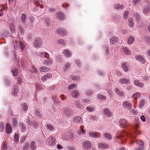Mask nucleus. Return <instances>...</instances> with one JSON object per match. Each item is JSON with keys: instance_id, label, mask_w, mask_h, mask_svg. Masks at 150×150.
<instances>
[{"instance_id": "nucleus-9", "label": "nucleus", "mask_w": 150, "mask_h": 150, "mask_svg": "<svg viewBox=\"0 0 150 150\" xmlns=\"http://www.w3.org/2000/svg\"><path fill=\"white\" fill-rule=\"evenodd\" d=\"M136 143L138 144V147L135 150H142L143 149L144 144L142 141L139 140L136 141Z\"/></svg>"}, {"instance_id": "nucleus-31", "label": "nucleus", "mask_w": 150, "mask_h": 150, "mask_svg": "<svg viewBox=\"0 0 150 150\" xmlns=\"http://www.w3.org/2000/svg\"><path fill=\"white\" fill-rule=\"evenodd\" d=\"M73 121L75 122H82V120L80 116H76L74 117Z\"/></svg>"}, {"instance_id": "nucleus-49", "label": "nucleus", "mask_w": 150, "mask_h": 150, "mask_svg": "<svg viewBox=\"0 0 150 150\" xmlns=\"http://www.w3.org/2000/svg\"><path fill=\"white\" fill-rule=\"evenodd\" d=\"M84 127L83 126H81L80 127V131H78V133L79 134H84L85 133V132L83 130Z\"/></svg>"}, {"instance_id": "nucleus-21", "label": "nucleus", "mask_w": 150, "mask_h": 150, "mask_svg": "<svg viewBox=\"0 0 150 150\" xmlns=\"http://www.w3.org/2000/svg\"><path fill=\"white\" fill-rule=\"evenodd\" d=\"M150 10V6L147 5V4L146 6L144 5V6L143 8V13L145 14L148 13Z\"/></svg>"}, {"instance_id": "nucleus-62", "label": "nucleus", "mask_w": 150, "mask_h": 150, "mask_svg": "<svg viewBox=\"0 0 150 150\" xmlns=\"http://www.w3.org/2000/svg\"><path fill=\"white\" fill-rule=\"evenodd\" d=\"M105 137L108 139H110L112 138V136L110 134L105 133L104 134Z\"/></svg>"}, {"instance_id": "nucleus-14", "label": "nucleus", "mask_w": 150, "mask_h": 150, "mask_svg": "<svg viewBox=\"0 0 150 150\" xmlns=\"http://www.w3.org/2000/svg\"><path fill=\"white\" fill-rule=\"evenodd\" d=\"M119 82L121 84H128L130 82V79H127L126 78H121L119 80Z\"/></svg>"}, {"instance_id": "nucleus-58", "label": "nucleus", "mask_w": 150, "mask_h": 150, "mask_svg": "<svg viewBox=\"0 0 150 150\" xmlns=\"http://www.w3.org/2000/svg\"><path fill=\"white\" fill-rule=\"evenodd\" d=\"M120 127H125L128 126V122H121V123L120 124Z\"/></svg>"}, {"instance_id": "nucleus-43", "label": "nucleus", "mask_w": 150, "mask_h": 150, "mask_svg": "<svg viewBox=\"0 0 150 150\" xmlns=\"http://www.w3.org/2000/svg\"><path fill=\"white\" fill-rule=\"evenodd\" d=\"M140 96V93L137 92L135 94H134L132 96V97L134 99H137L139 98Z\"/></svg>"}, {"instance_id": "nucleus-36", "label": "nucleus", "mask_w": 150, "mask_h": 150, "mask_svg": "<svg viewBox=\"0 0 150 150\" xmlns=\"http://www.w3.org/2000/svg\"><path fill=\"white\" fill-rule=\"evenodd\" d=\"M70 78L73 81H77L80 79V77L79 76H74L71 75L70 76Z\"/></svg>"}, {"instance_id": "nucleus-19", "label": "nucleus", "mask_w": 150, "mask_h": 150, "mask_svg": "<svg viewBox=\"0 0 150 150\" xmlns=\"http://www.w3.org/2000/svg\"><path fill=\"white\" fill-rule=\"evenodd\" d=\"M134 83L135 86L140 88L142 87L144 85V83L141 82L139 81L137 79L134 81Z\"/></svg>"}, {"instance_id": "nucleus-38", "label": "nucleus", "mask_w": 150, "mask_h": 150, "mask_svg": "<svg viewBox=\"0 0 150 150\" xmlns=\"http://www.w3.org/2000/svg\"><path fill=\"white\" fill-rule=\"evenodd\" d=\"M133 21L134 20L132 18H129L128 20L129 25V26L131 27L132 28L133 26Z\"/></svg>"}, {"instance_id": "nucleus-15", "label": "nucleus", "mask_w": 150, "mask_h": 150, "mask_svg": "<svg viewBox=\"0 0 150 150\" xmlns=\"http://www.w3.org/2000/svg\"><path fill=\"white\" fill-rule=\"evenodd\" d=\"M63 54L65 56L67 57H69L72 55L71 51L68 49L64 50L63 52Z\"/></svg>"}, {"instance_id": "nucleus-54", "label": "nucleus", "mask_w": 150, "mask_h": 150, "mask_svg": "<svg viewBox=\"0 0 150 150\" xmlns=\"http://www.w3.org/2000/svg\"><path fill=\"white\" fill-rule=\"evenodd\" d=\"M92 91L90 89H87L85 92V94L87 96H90L92 94Z\"/></svg>"}, {"instance_id": "nucleus-48", "label": "nucleus", "mask_w": 150, "mask_h": 150, "mask_svg": "<svg viewBox=\"0 0 150 150\" xmlns=\"http://www.w3.org/2000/svg\"><path fill=\"white\" fill-rule=\"evenodd\" d=\"M9 35V33L7 30H5L4 33L3 34L1 35V38H4V37H8Z\"/></svg>"}, {"instance_id": "nucleus-6", "label": "nucleus", "mask_w": 150, "mask_h": 150, "mask_svg": "<svg viewBox=\"0 0 150 150\" xmlns=\"http://www.w3.org/2000/svg\"><path fill=\"white\" fill-rule=\"evenodd\" d=\"M56 17L57 19L60 21H63L65 18L64 14L61 12H57L56 14Z\"/></svg>"}, {"instance_id": "nucleus-18", "label": "nucleus", "mask_w": 150, "mask_h": 150, "mask_svg": "<svg viewBox=\"0 0 150 150\" xmlns=\"http://www.w3.org/2000/svg\"><path fill=\"white\" fill-rule=\"evenodd\" d=\"M122 67L123 70L125 72H127L129 71V65L127 62L123 63L122 65Z\"/></svg>"}, {"instance_id": "nucleus-1", "label": "nucleus", "mask_w": 150, "mask_h": 150, "mask_svg": "<svg viewBox=\"0 0 150 150\" xmlns=\"http://www.w3.org/2000/svg\"><path fill=\"white\" fill-rule=\"evenodd\" d=\"M139 124V122H136L135 125H134V132L133 134H132L129 132H126L119 131L118 132L117 134L116 137L118 139L121 138L124 135L127 136V137H130L131 138H135L136 134H138L140 133V131L138 129Z\"/></svg>"}, {"instance_id": "nucleus-41", "label": "nucleus", "mask_w": 150, "mask_h": 150, "mask_svg": "<svg viewBox=\"0 0 150 150\" xmlns=\"http://www.w3.org/2000/svg\"><path fill=\"white\" fill-rule=\"evenodd\" d=\"M35 116L36 118L38 120L40 119L41 118V114L39 111H36Z\"/></svg>"}, {"instance_id": "nucleus-24", "label": "nucleus", "mask_w": 150, "mask_h": 150, "mask_svg": "<svg viewBox=\"0 0 150 150\" xmlns=\"http://www.w3.org/2000/svg\"><path fill=\"white\" fill-rule=\"evenodd\" d=\"M5 129L6 132L8 134H9L11 132L12 129L11 125L9 124H7L6 126Z\"/></svg>"}, {"instance_id": "nucleus-8", "label": "nucleus", "mask_w": 150, "mask_h": 150, "mask_svg": "<svg viewBox=\"0 0 150 150\" xmlns=\"http://www.w3.org/2000/svg\"><path fill=\"white\" fill-rule=\"evenodd\" d=\"M64 113L65 115L67 117H70L71 116L72 114V112L69 108H66L64 110Z\"/></svg>"}, {"instance_id": "nucleus-33", "label": "nucleus", "mask_w": 150, "mask_h": 150, "mask_svg": "<svg viewBox=\"0 0 150 150\" xmlns=\"http://www.w3.org/2000/svg\"><path fill=\"white\" fill-rule=\"evenodd\" d=\"M98 146L101 148L104 149L108 147L109 145L105 143H100L98 144Z\"/></svg>"}, {"instance_id": "nucleus-45", "label": "nucleus", "mask_w": 150, "mask_h": 150, "mask_svg": "<svg viewBox=\"0 0 150 150\" xmlns=\"http://www.w3.org/2000/svg\"><path fill=\"white\" fill-rule=\"evenodd\" d=\"M19 29L18 31V33L19 34H22L23 33V27L20 25L19 26Z\"/></svg>"}, {"instance_id": "nucleus-30", "label": "nucleus", "mask_w": 150, "mask_h": 150, "mask_svg": "<svg viewBox=\"0 0 150 150\" xmlns=\"http://www.w3.org/2000/svg\"><path fill=\"white\" fill-rule=\"evenodd\" d=\"M134 17L136 18V20L137 23L139 21L141 20L140 15L137 13H136L134 14Z\"/></svg>"}, {"instance_id": "nucleus-13", "label": "nucleus", "mask_w": 150, "mask_h": 150, "mask_svg": "<svg viewBox=\"0 0 150 150\" xmlns=\"http://www.w3.org/2000/svg\"><path fill=\"white\" fill-rule=\"evenodd\" d=\"M52 77V74L50 73H48L43 76L41 79L42 81L45 82L47 79L51 78Z\"/></svg>"}, {"instance_id": "nucleus-57", "label": "nucleus", "mask_w": 150, "mask_h": 150, "mask_svg": "<svg viewBox=\"0 0 150 150\" xmlns=\"http://www.w3.org/2000/svg\"><path fill=\"white\" fill-rule=\"evenodd\" d=\"M52 98L53 101L54 102L56 103H59V100L57 96H56L53 95L52 97Z\"/></svg>"}, {"instance_id": "nucleus-44", "label": "nucleus", "mask_w": 150, "mask_h": 150, "mask_svg": "<svg viewBox=\"0 0 150 150\" xmlns=\"http://www.w3.org/2000/svg\"><path fill=\"white\" fill-rule=\"evenodd\" d=\"M57 42L58 44L61 45L63 46L65 45L66 44V42L64 41L63 39H60L57 41Z\"/></svg>"}, {"instance_id": "nucleus-51", "label": "nucleus", "mask_w": 150, "mask_h": 150, "mask_svg": "<svg viewBox=\"0 0 150 150\" xmlns=\"http://www.w3.org/2000/svg\"><path fill=\"white\" fill-rule=\"evenodd\" d=\"M76 86V85L75 83L71 84L69 86L67 89H68V91H69V90L75 88Z\"/></svg>"}, {"instance_id": "nucleus-42", "label": "nucleus", "mask_w": 150, "mask_h": 150, "mask_svg": "<svg viewBox=\"0 0 150 150\" xmlns=\"http://www.w3.org/2000/svg\"><path fill=\"white\" fill-rule=\"evenodd\" d=\"M22 109L24 111H27L28 109V105L25 103H23L22 104Z\"/></svg>"}, {"instance_id": "nucleus-63", "label": "nucleus", "mask_w": 150, "mask_h": 150, "mask_svg": "<svg viewBox=\"0 0 150 150\" xmlns=\"http://www.w3.org/2000/svg\"><path fill=\"white\" fill-rule=\"evenodd\" d=\"M17 120L16 116H13L11 118H10V121H11L12 122H17Z\"/></svg>"}, {"instance_id": "nucleus-5", "label": "nucleus", "mask_w": 150, "mask_h": 150, "mask_svg": "<svg viewBox=\"0 0 150 150\" xmlns=\"http://www.w3.org/2000/svg\"><path fill=\"white\" fill-rule=\"evenodd\" d=\"M57 33L60 36H65L67 34V32L63 28H58L57 30Z\"/></svg>"}, {"instance_id": "nucleus-27", "label": "nucleus", "mask_w": 150, "mask_h": 150, "mask_svg": "<svg viewBox=\"0 0 150 150\" xmlns=\"http://www.w3.org/2000/svg\"><path fill=\"white\" fill-rule=\"evenodd\" d=\"M83 147L85 149H88L90 148L91 144L88 141L85 142L83 144Z\"/></svg>"}, {"instance_id": "nucleus-59", "label": "nucleus", "mask_w": 150, "mask_h": 150, "mask_svg": "<svg viewBox=\"0 0 150 150\" xmlns=\"http://www.w3.org/2000/svg\"><path fill=\"white\" fill-rule=\"evenodd\" d=\"M26 18V15L25 13H23L21 16V20L23 23L25 22V20Z\"/></svg>"}, {"instance_id": "nucleus-32", "label": "nucleus", "mask_w": 150, "mask_h": 150, "mask_svg": "<svg viewBox=\"0 0 150 150\" xmlns=\"http://www.w3.org/2000/svg\"><path fill=\"white\" fill-rule=\"evenodd\" d=\"M114 7L115 8L117 9H121L124 8V6L123 5L118 4H115Z\"/></svg>"}, {"instance_id": "nucleus-47", "label": "nucleus", "mask_w": 150, "mask_h": 150, "mask_svg": "<svg viewBox=\"0 0 150 150\" xmlns=\"http://www.w3.org/2000/svg\"><path fill=\"white\" fill-rule=\"evenodd\" d=\"M134 38L132 37H130L128 39L127 41V43L129 45L131 44L134 41Z\"/></svg>"}, {"instance_id": "nucleus-50", "label": "nucleus", "mask_w": 150, "mask_h": 150, "mask_svg": "<svg viewBox=\"0 0 150 150\" xmlns=\"http://www.w3.org/2000/svg\"><path fill=\"white\" fill-rule=\"evenodd\" d=\"M98 97L100 99L105 100L106 99V97L105 96H103L101 94L98 95Z\"/></svg>"}, {"instance_id": "nucleus-20", "label": "nucleus", "mask_w": 150, "mask_h": 150, "mask_svg": "<svg viewBox=\"0 0 150 150\" xmlns=\"http://www.w3.org/2000/svg\"><path fill=\"white\" fill-rule=\"evenodd\" d=\"M75 103L76 105V108L82 109L84 107L83 105L81 104L80 103L79 101L78 100H76L75 101Z\"/></svg>"}, {"instance_id": "nucleus-17", "label": "nucleus", "mask_w": 150, "mask_h": 150, "mask_svg": "<svg viewBox=\"0 0 150 150\" xmlns=\"http://www.w3.org/2000/svg\"><path fill=\"white\" fill-rule=\"evenodd\" d=\"M38 56L42 58H46L49 57V54L46 52H40L39 53Z\"/></svg>"}, {"instance_id": "nucleus-11", "label": "nucleus", "mask_w": 150, "mask_h": 150, "mask_svg": "<svg viewBox=\"0 0 150 150\" xmlns=\"http://www.w3.org/2000/svg\"><path fill=\"white\" fill-rule=\"evenodd\" d=\"M35 5L37 6H39L41 8H43V6L45 4V2L41 0H36L35 2Z\"/></svg>"}, {"instance_id": "nucleus-3", "label": "nucleus", "mask_w": 150, "mask_h": 150, "mask_svg": "<svg viewBox=\"0 0 150 150\" xmlns=\"http://www.w3.org/2000/svg\"><path fill=\"white\" fill-rule=\"evenodd\" d=\"M14 20L13 19H11L9 21L8 25L9 26L10 30L12 33L15 32V26L14 24Z\"/></svg>"}, {"instance_id": "nucleus-22", "label": "nucleus", "mask_w": 150, "mask_h": 150, "mask_svg": "<svg viewBox=\"0 0 150 150\" xmlns=\"http://www.w3.org/2000/svg\"><path fill=\"white\" fill-rule=\"evenodd\" d=\"M135 59L140 62L142 64H144L145 62V60L144 58L141 56H136L135 57Z\"/></svg>"}, {"instance_id": "nucleus-34", "label": "nucleus", "mask_w": 150, "mask_h": 150, "mask_svg": "<svg viewBox=\"0 0 150 150\" xmlns=\"http://www.w3.org/2000/svg\"><path fill=\"white\" fill-rule=\"evenodd\" d=\"M49 70L48 68L47 67L44 66H42L39 69V70L40 72H47Z\"/></svg>"}, {"instance_id": "nucleus-46", "label": "nucleus", "mask_w": 150, "mask_h": 150, "mask_svg": "<svg viewBox=\"0 0 150 150\" xmlns=\"http://www.w3.org/2000/svg\"><path fill=\"white\" fill-rule=\"evenodd\" d=\"M12 72L13 76H16L18 75V70L16 68L13 69H12Z\"/></svg>"}, {"instance_id": "nucleus-26", "label": "nucleus", "mask_w": 150, "mask_h": 150, "mask_svg": "<svg viewBox=\"0 0 150 150\" xmlns=\"http://www.w3.org/2000/svg\"><path fill=\"white\" fill-rule=\"evenodd\" d=\"M118 40V39L117 37H113L110 39V42L111 45H113Z\"/></svg>"}, {"instance_id": "nucleus-37", "label": "nucleus", "mask_w": 150, "mask_h": 150, "mask_svg": "<svg viewBox=\"0 0 150 150\" xmlns=\"http://www.w3.org/2000/svg\"><path fill=\"white\" fill-rule=\"evenodd\" d=\"M70 67V64L69 63H67L65 64L64 67L63 68L64 71L65 72L67 71L68 69Z\"/></svg>"}, {"instance_id": "nucleus-28", "label": "nucleus", "mask_w": 150, "mask_h": 150, "mask_svg": "<svg viewBox=\"0 0 150 150\" xmlns=\"http://www.w3.org/2000/svg\"><path fill=\"white\" fill-rule=\"evenodd\" d=\"M18 87L17 85H15L14 86V90L12 91V94L13 96H16L18 93Z\"/></svg>"}, {"instance_id": "nucleus-23", "label": "nucleus", "mask_w": 150, "mask_h": 150, "mask_svg": "<svg viewBox=\"0 0 150 150\" xmlns=\"http://www.w3.org/2000/svg\"><path fill=\"white\" fill-rule=\"evenodd\" d=\"M79 95V91L77 90L73 91L71 93V95L72 96L75 98H77Z\"/></svg>"}, {"instance_id": "nucleus-16", "label": "nucleus", "mask_w": 150, "mask_h": 150, "mask_svg": "<svg viewBox=\"0 0 150 150\" xmlns=\"http://www.w3.org/2000/svg\"><path fill=\"white\" fill-rule=\"evenodd\" d=\"M41 44V39L40 38H37L35 40L33 43V45L35 47H38L40 46Z\"/></svg>"}, {"instance_id": "nucleus-4", "label": "nucleus", "mask_w": 150, "mask_h": 150, "mask_svg": "<svg viewBox=\"0 0 150 150\" xmlns=\"http://www.w3.org/2000/svg\"><path fill=\"white\" fill-rule=\"evenodd\" d=\"M47 141L48 145L50 146H53L55 144V139L52 136H50L48 138Z\"/></svg>"}, {"instance_id": "nucleus-61", "label": "nucleus", "mask_w": 150, "mask_h": 150, "mask_svg": "<svg viewBox=\"0 0 150 150\" xmlns=\"http://www.w3.org/2000/svg\"><path fill=\"white\" fill-rule=\"evenodd\" d=\"M82 102L84 103H88L90 102V100L88 98H84L82 100Z\"/></svg>"}, {"instance_id": "nucleus-25", "label": "nucleus", "mask_w": 150, "mask_h": 150, "mask_svg": "<svg viewBox=\"0 0 150 150\" xmlns=\"http://www.w3.org/2000/svg\"><path fill=\"white\" fill-rule=\"evenodd\" d=\"M122 49L125 54L127 55H129L131 54V51L127 47H123L122 48Z\"/></svg>"}, {"instance_id": "nucleus-52", "label": "nucleus", "mask_w": 150, "mask_h": 150, "mask_svg": "<svg viewBox=\"0 0 150 150\" xmlns=\"http://www.w3.org/2000/svg\"><path fill=\"white\" fill-rule=\"evenodd\" d=\"M103 49L105 50V53L106 55H108V54L109 49L107 46L106 45H104L103 47Z\"/></svg>"}, {"instance_id": "nucleus-12", "label": "nucleus", "mask_w": 150, "mask_h": 150, "mask_svg": "<svg viewBox=\"0 0 150 150\" xmlns=\"http://www.w3.org/2000/svg\"><path fill=\"white\" fill-rule=\"evenodd\" d=\"M104 115L106 117H109L112 115V113L110 110L108 108L104 109L103 111Z\"/></svg>"}, {"instance_id": "nucleus-2", "label": "nucleus", "mask_w": 150, "mask_h": 150, "mask_svg": "<svg viewBox=\"0 0 150 150\" xmlns=\"http://www.w3.org/2000/svg\"><path fill=\"white\" fill-rule=\"evenodd\" d=\"M13 41L15 50L19 49L20 47L22 51L23 50L25 47V45L23 41H19V38L17 37L14 38Z\"/></svg>"}, {"instance_id": "nucleus-56", "label": "nucleus", "mask_w": 150, "mask_h": 150, "mask_svg": "<svg viewBox=\"0 0 150 150\" xmlns=\"http://www.w3.org/2000/svg\"><path fill=\"white\" fill-rule=\"evenodd\" d=\"M145 103V101L144 99H142L140 101L139 104V107L140 108H142Z\"/></svg>"}, {"instance_id": "nucleus-64", "label": "nucleus", "mask_w": 150, "mask_h": 150, "mask_svg": "<svg viewBox=\"0 0 150 150\" xmlns=\"http://www.w3.org/2000/svg\"><path fill=\"white\" fill-rule=\"evenodd\" d=\"M129 13V11H126L125 12L123 15V17L126 20L127 19V16L128 15Z\"/></svg>"}, {"instance_id": "nucleus-53", "label": "nucleus", "mask_w": 150, "mask_h": 150, "mask_svg": "<svg viewBox=\"0 0 150 150\" xmlns=\"http://www.w3.org/2000/svg\"><path fill=\"white\" fill-rule=\"evenodd\" d=\"M35 86L36 87V91H37L38 92L39 90L41 89L42 88V86L39 83L35 85Z\"/></svg>"}, {"instance_id": "nucleus-35", "label": "nucleus", "mask_w": 150, "mask_h": 150, "mask_svg": "<svg viewBox=\"0 0 150 150\" xmlns=\"http://www.w3.org/2000/svg\"><path fill=\"white\" fill-rule=\"evenodd\" d=\"M116 93L119 96H124V94L123 91L121 90H120L118 88H117L115 90Z\"/></svg>"}, {"instance_id": "nucleus-29", "label": "nucleus", "mask_w": 150, "mask_h": 150, "mask_svg": "<svg viewBox=\"0 0 150 150\" xmlns=\"http://www.w3.org/2000/svg\"><path fill=\"white\" fill-rule=\"evenodd\" d=\"M142 39L148 43H150V38L149 36L144 35L142 36Z\"/></svg>"}, {"instance_id": "nucleus-40", "label": "nucleus", "mask_w": 150, "mask_h": 150, "mask_svg": "<svg viewBox=\"0 0 150 150\" xmlns=\"http://www.w3.org/2000/svg\"><path fill=\"white\" fill-rule=\"evenodd\" d=\"M44 23L46 24L47 27H49L50 24V18H46L44 21Z\"/></svg>"}, {"instance_id": "nucleus-55", "label": "nucleus", "mask_w": 150, "mask_h": 150, "mask_svg": "<svg viewBox=\"0 0 150 150\" xmlns=\"http://www.w3.org/2000/svg\"><path fill=\"white\" fill-rule=\"evenodd\" d=\"M74 61L78 67L80 68L81 67V64L79 59H75Z\"/></svg>"}, {"instance_id": "nucleus-7", "label": "nucleus", "mask_w": 150, "mask_h": 150, "mask_svg": "<svg viewBox=\"0 0 150 150\" xmlns=\"http://www.w3.org/2000/svg\"><path fill=\"white\" fill-rule=\"evenodd\" d=\"M53 61L52 59L50 58H47L44 59L43 62V64L47 66H49L51 65L52 64Z\"/></svg>"}, {"instance_id": "nucleus-39", "label": "nucleus", "mask_w": 150, "mask_h": 150, "mask_svg": "<svg viewBox=\"0 0 150 150\" xmlns=\"http://www.w3.org/2000/svg\"><path fill=\"white\" fill-rule=\"evenodd\" d=\"M90 136H92L94 137H98L100 136V135L99 134L96 132H91L89 134Z\"/></svg>"}, {"instance_id": "nucleus-60", "label": "nucleus", "mask_w": 150, "mask_h": 150, "mask_svg": "<svg viewBox=\"0 0 150 150\" xmlns=\"http://www.w3.org/2000/svg\"><path fill=\"white\" fill-rule=\"evenodd\" d=\"M86 109L87 111L91 112L94 111V107H87L86 108Z\"/></svg>"}, {"instance_id": "nucleus-10", "label": "nucleus", "mask_w": 150, "mask_h": 150, "mask_svg": "<svg viewBox=\"0 0 150 150\" xmlns=\"http://www.w3.org/2000/svg\"><path fill=\"white\" fill-rule=\"evenodd\" d=\"M122 105L125 108H127L129 110L130 109L132 106V103L127 101L123 102L122 103Z\"/></svg>"}]
</instances>
